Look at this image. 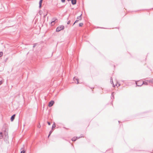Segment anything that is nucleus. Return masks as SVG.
Returning <instances> with one entry per match:
<instances>
[{"label":"nucleus","instance_id":"obj_1","mask_svg":"<svg viewBox=\"0 0 153 153\" xmlns=\"http://www.w3.org/2000/svg\"><path fill=\"white\" fill-rule=\"evenodd\" d=\"M64 29V26L63 25L59 26L56 28V31L59 32L61 30H63Z\"/></svg>","mask_w":153,"mask_h":153},{"label":"nucleus","instance_id":"obj_2","mask_svg":"<svg viewBox=\"0 0 153 153\" xmlns=\"http://www.w3.org/2000/svg\"><path fill=\"white\" fill-rule=\"evenodd\" d=\"M54 103V102L53 100H51L49 102L48 106L49 107H51L53 105Z\"/></svg>","mask_w":153,"mask_h":153},{"label":"nucleus","instance_id":"obj_3","mask_svg":"<svg viewBox=\"0 0 153 153\" xmlns=\"http://www.w3.org/2000/svg\"><path fill=\"white\" fill-rule=\"evenodd\" d=\"M15 115L14 114L11 117V121H13V120H14V119L15 118Z\"/></svg>","mask_w":153,"mask_h":153},{"label":"nucleus","instance_id":"obj_4","mask_svg":"<svg viewBox=\"0 0 153 153\" xmlns=\"http://www.w3.org/2000/svg\"><path fill=\"white\" fill-rule=\"evenodd\" d=\"M42 0H40L39 2V7L40 8L41 7L42 4Z\"/></svg>","mask_w":153,"mask_h":153},{"label":"nucleus","instance_id":"obj_5","mask_svg":"<svg viewBox=\"0 0 153 153\" xmlns=\"http://www.w3.org/2000/svg\"><path fill=\"white\" fill-rule=\"evenodd\" d=\"M76 139H77V137H74L72 138V141H75Z\"/></svg>","mask_w":153,"mask_h":153},{"label":"nucleus","instance_id":"obj_6","mask_svg":"<svg viewBox=\"0 0 153 153\" xmlns=\"http://www.w3.org/2000/svg\"><path fill=\"white\" fill-rule=\"evenodd\" d=\"M56 126L55 124V123H54L53 124V126H52V129L55 128Z\"/></svg>","mask_w":153,"mask_h":153},{"label":"nucleus","instance_id":"obj_7","mask_svg":"<svg viewBox=\"0 0 153 153\" xmlns=\"http://www.w3.org/2000/svg\"><path fill=\"white\" fill-rule=\"evenodd\" d=\"M3 54V53L2 52H0V57H1Z\"/></svg>","mask_w":153,"mask_h":153},{"label":"nucleus","instance_id":"obj_8","mask_svg":"<svg viewBox=\"0 0 153 153\" xmlns=\"http://www.w3.org/2000/svg\"><path fill=\"white\" fill-rule=\"evenodd\" d=\"M83 25V24L82 23H81L79 24V26L80 27H82Z\"/></svg>","mask_w":153,"mask_h":153},{"label":"nucleus","instance_id":"obj_9","mask_svg":"<svg viewBox=\"0 0 153 153\" xmlns=\"http://www.w3.org/2000/svg\"><path fill=\"white\" fill-rule=\"evenodd\" d=\"M51 24H52V25H54L55 24L54 23V21H53L51 22Z\"/></svg>","mask_w":153,"mask_h":153},{"label":"nucleus","instance_id":"obj_10","mask_svg":"<svg viewBox=\"0 0 153 153\" xmlns=\"http://www.w3.org/2000/svg\"><path fill=\"white\" fill-rule=\"evenodd\" d=\"M21 153H25V151H24L23 150L21 152Z\"/></svg>","mask_w":153,"mask_h":153},{"label":"nucleus","instance_id":"obj_11","mask_svg":"<svg viewBox=\"0 0 153 153\" xmlns=\"http://www.w3.org/2000/svg\"><path fill=\"white\" fill-rule=\"evenodd\" d=\"M70 22H71L70 21H68L67 23L68 24H69L70 23Z\"/></svg>","mask_w":153,"mask_h":153},{"label":"nucleus","instance_id":"obj_12","mask_svg":"<svg viewBox=\"0 0 153 153\" xmlns=\"http://www.w3.org/2000/svg\"><path fill=\"white\" fill-rule=\"evenodd\" d=\"M76 80L77 81V84H78L79 83V80L78 79H76Z\"/></svg>","mask_w":153,"mask_h":153},{"label":"nucleus","instance_id":"obj_13","mask_svg":"<svg viewBox=\"0 0 153 153\" xmlns=\"http://www.w3.org/2000/svg\"><path fill=\"white\" fill-rule=\"evenodd\" d=\"M78 20H76V21L74 23V24L75 23L78 22Z\"/></svg>","mask_w":153,"mask_h":153},{"label":"nucleus","instance_id":"obj_14","mask_svg":"<svg viewBox=\"0 0 153 153\" xmlns=\"http://www.w3.org/2000/svg\"><path fill=\"white\" fill-rule=\"evenodd\" d=\"M48 125H51V123H50L49 122H48Z\"/></svg>","mask_w":153,"mask_h":153},{"label":"nucleus","instance_id":"obj_15","mask_svg":"<svg viewBox=\"0 0 153 153\" xmlns=\"http://www.w3.org/2000/svg\"><path fill=\"white\" fill-rule=\"evenodd\" d=\"M61 1L62 2H65V0H61Z\"/></svg>","mask_w":153,"mask_h":153},{"label":"nucleus","instance_id":"obj_16","mask_svg":"<svg viewBox=\"0 0 153 153\" xmlns=\"http://www.w3.org/2000/svg\"><path fill=\"white\" fill-rule=\"evenodd\" d=\"M42 13V11H40L39 12V13L40 14H41V13Z\"/></svg>","mask_w":153,"mask_h":153},{"label":"nucleus","instance_id":"obj_17","mask_svg":"<svg viewBox=\"0 0 153 153\" xmlns=\"http://www.w3.org/2000/svg\"><path fill=\"white\" fill-rule=\"evenodd\" d=\"M47 15V14L46 13V14H45L44 15V17H45V16H46Z\"/></svg>","mask_w":153,"mask_h":153},{"label":"nucleus","instance_id":"obj_18","mask_svg":"<svg viewBox=\"0 0 153 153\" xmlns=\"http://www.w3.org/2000/svg\"><path fill=\"white\" fill-rule=\"evenodd\" d=\"M38 127H39V128H40V127H41V126L39 125L38 126Z\"/></svg>","mask_w":153,"mask_h":153},{"label":"nucleus","instance_id":"obj_19","mask_svg":"<svg viewBox=\"0 0 153 153\" xmlns=\"http://www.w3.org/2000/svg\"><path fill=\"white\" fill-rule=\"evenodd\" d=\"M2 82H1L0 81V85H1V84H2Z\"/></svg>","mask_w":153,"mask_h":153},{"label":"nucleus","instance_id":"obj_20","mask_svg":"<svg viewBox=\"0 0 153 153\" xmlns=\"http://www.w3.org/2000/svg\"><path fill=\"white\" fill-rule=\"evenodd\" d=\"M2 136H1V137L0 136V138H2Z\"/></svg>","mask_w":153,"mask_h":153},{"label":"nucleus","instance_id":"obj_21","mask_svg":"<svg viewBox=\"0 0 153 153\" xmlns=\"http://www.w3.org/2000/svg\"><path fill=\"white\" fill-rule=\"evenodd\" d=\"M65 128V129H66L67 130L68 129L67 128Z\"/></svg>","mask_w":153,"mask_h":153},{"label":"nucleus","instance_id":"obj_22","mask_svg":"<svg viewBox=\"0 0 153 153\" xmlns=\"http://www.w3.org/2000/svg\"><path fill=\"white\" fill-rule=\"evenodd\" d=\"M0 134H2V133L1 132V133H0Z\"/></svg>","mask_w":153,"mask_h":153},{"label":"nucleus","instance_id":"obj_23","mask_svg":"<svg viewBox=\"0 0 153 153\" xmlns=\"http://www.w3.org/2000/svg\"><path fill=\"white\" fill-rule=\"evenodd\" d=\"M68 1H71L70 0H68Z\"/></svg>","mask_w":153,"mask_h":153}]
</instances>
